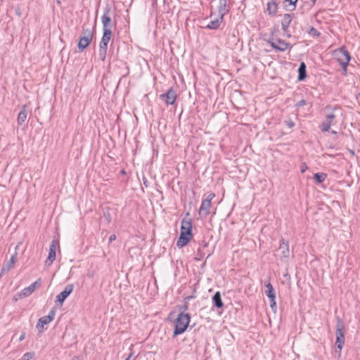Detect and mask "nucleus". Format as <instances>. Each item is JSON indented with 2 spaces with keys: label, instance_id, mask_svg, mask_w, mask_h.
Masks as SVG:
<instances>
[{
  "label": "nucleus",
  "instance_id": "nucleus-1",
  "mask_svg": "<svg viewBox=\"0 0 360 360\" xmlns=\"http://www.w3.org/2000/svg\"><path fill=\"white\" fill-rule=\"evenodd\" d=\"M192 221L191 219H183L181 221L180 236L176 241V247L182 248L186 246L193 238Z\"/></svg>",
  "mask_w": 360,
  "mask_h": 360
},
{
  "label": "nucleus",
  "instance_id": "nucleus-2",
  "mask_svg": "<svg viewBox=\"0 0 360 360\" xmlns=\"http://www.w3.org/2000/svg\"><path fill=\"white\" fill-rule=\"evenodd\" d=\"M340 110V108L335 107L332 108L330 106H326L324 112L326 114V118L322 122L320 128L321 130L323 132L329 131L330 129V127L335 124V118L337 117V111Z\"/></svg>",
  "mask_w": 360,
  "mask_h": 360
},
{
  "label": "nucleus",
  "instance_id": "nucleus-3",
  "mask_svg": "<svg viewBox=\"0 0 360 360\" xmlns=\"http://www.w3.org/2000/svg\"><path fill=\"white\" fill-rule=\"evenodd\" d=\"M191 321V316L188 314L181 312L175 321V327L174 330V336L182 334L187 329Z\"/></svg>",
  "mask_w": 360,
  "mask_h": 360
},
{
  "label": "nucleus",
  "instance_id": "nucleus-4",
  "mask_svg": "<svg viewBox=\"0 0 360 360\" xmlns=\"http://www.w3.org/2000/svg\"><path fill=\"white\" fill-rule=\"evenodd\" d=\"M94 37V30L83 27L82 35L79 39L77 47L79 51L86 49L91 42Z\"/></svg>",
  "mask_w": 360,
  "mask_h": 360
},
{
  "label": "nucleus",
  "instance_id": "nucleus-5",
  "mask_svg": "<svg viewBox=\"0 0 360 360\" xmlns=\"http://www.w3.org/2000/svg\"><path fill=\"white\" fill-rule=\"evenodd\" d=\"M345 324L340 318L337 319L335 330V345L338 349H342L345 345Z\"/></svg>",
  "mask_w": 360,
  "mask_h": 360
},
{
  "label": "nucleus",
  "instance_id": "nucleus-6",
  "mask_svg": "<svg viewBox=\"0 0 360 360\" xmlns=\"http://www.w3.org/2000/svg\"><path fill=\"white\" fill-rule=\"evenodd\" d=\"M336 56L342 70L346 72L347 65L351 60L349 51L345 47H341L336 51Z\"/></svg>",
  "mask_w": 360,
  "mask_h": 360
},
{
  "label": "nucleus",
  "instance_id": "nucleus-7",
  "mask_svg": "<svg viewBox=\"0 0 360 360\" xmlns=\"http://www.w3.org/2000/svg\"><path fill=\"white\" fill-rule=\"evenodd\" d=\"M56 312V308L54 307L51 309L47 316H42L38 320L36 328H37L39 333L43 332L44 326L53 320Z\"/></svg>",
  "mask_w": 360,
  "mask_h": 360
},
{
  "label": "nucleus",
  "instance_id": "nucleus-8",
  "mask_svg": "<svg viewBox=\"0 0 360 360\" xmlns=\"http://www.w3.org/2000/svg\"><path fill=\"white\" fill-rule=\"evenodd\" d=\"M214 197H215L214 193H210L208 195V196L206 198V199H205L202 201V203H201L200 209H199L200 214H203L204 216L207 217L210 214L211 202Z\"/></svg>",
  "mask_w": 360,
  "mask_h": 360
},
{
  "label": "nucleus",
  "instance_id": "nucleus-9",
  "mask_svg": "<svg viewBox=\"0 0 360 360\" xmlns=\"http://www.w3.org/2000/svg\"><path fill=\"white\" fill-rule=\"evenodd\" d=\"M111 10L109 6H106L104 9V13L101 17V22L103 24V30H111L113 26L110 13Z\"/></svg>",
  "mask_w": 360,
  "mask_h": 360
},
{
  "label": "nucleus",
  "instance_id": "nucleus-10",
  "mask_svg": "<svg viewBox=\"0 0 360 360\" xmlns=\"http://www.w3.org/2000/svg\"><path fill=\"white\" fill-rule=\"evenodd\" d=\"M268 43L274 49L279 51H285V50L292 48L290 43L285 42L284 40L280 39H277L276 41H268Z\"/></svg>",
  "mask_w": 360,
  "mask_h": 360
},
{
  "label": "nucleus",
  "instance_id": "nucleus-11",
  "mask_svg": "<svg viewBox=\"0 0 360 360\" xmlns=\"http://www.w3.org/2000/svg\"><path fill=\"white\" fill-rule=\"evenodd\" d=\"M58 246L59 242L56 240H53L50 245L48 257L45 262L46 265H51L53 261L56 259V252Z\"/></svg>",
  "mask_w": 360,
  "mask_h": 360
},
{
  "label": "nucleus",
  "instance_id": "nucleus-12",
  "mask_svg": "<svg viewBox=\"0 0 360 360\" xmlns=\"http://www.w3.org/2000/svg\"><path fill=\"white\" fill-rule=\"evenodd\" d=\"M160 98L164 101L167 105H173L176 99V94L172 88H170L166 93L161 94Z\"/></svg>",
  "mask_w": 360,
  "mask_h": 360
},
{
  "label": "nucleus",
  "instance_id": "nucleus-13",
  "mask_svg": "<svg viewBox=\"0 0 360 360\" xmlns=\"http://www.w3.org/2000/svg\"><path fill=\"white\" fill-rule=\"evenodd\" d=\"M74 289L73 284H69L65 286V289L56 296V302H58L61 306L67 297L72 293Z\"/></svg>",
  "mask_w": 360,
  "mask_h": 360
},
{
  "label": "nucleus",
  "instance_id": "nucleus-14",
  "mask_svg": "<svg viewBox=\"0 0 360 360\" xmlns=\"http://www.w3.org/2000/svg\"><path fill=\"white\" fill-rule=\"evenodd\" d=\"M278 250L281 252L282 258L288 259L290 257V252L289 248V243L287 240L283 238L280 240Z\"/></svg>",
  "mask_w": 360,
  "mask_h": 360
},
{
  "label": "nucleus",
  "instance_id": "nucleus-15",
  "mask_svg": "<svg viewBox=\"0 0 360 360\" xmlns=\"http://www.w3.org/2000/svg\"><path fill=\"white\" fill-rule=\"evenodd\" d=\"M292 15L289 14V13H285L283 15V19L281 21L282 30L283 31L284 33H285L287 34L288 37L291 36V34H288V28L290 25V23L292 22Z\"/></svg>",
  "mask_w": 360,
  "mask_h": 360
},
{
  "label": "nucleus",
  "instance_id": "nucleus-16",
  "mask_svg": "<svg viewBox=\"0 0 360 360\" xmlns=\"http://www.w3.org/2000/svg\"><path fill=\"white\" fill-rule=\"evenodd\" d=\"M217 10L219 15L224 18V15L229 12V0H219Z\"/></svg>",
  "mask_w": 360,
  "mask_h": 360
},
{
  "label": "nucleus",
  "instance_id": "nucleus-17",
  "mask_svg": "<svg viewBox=\"0 0 360 360\" xmlns=\"http://www.w3.org/2000/svg\"><path fill=\"white\" fill-rule=\"evenodd\" d=\"M16 262V254L13 255L11 257V259L9 261L7 262L6 264L4 265V266L1 268V273H0V277L7 273L11 268L13 267L14 264Z\"/></svg>",
  "mask_w": 360,
  "mask_h": 360
},
{
  "label": "nucleus",
  "instance_id": "nucleus-18",
  "mask_svg": "<svg viewBox=\"0 0 360 360\" xmlns=\"http://www.w3.org/2000/svg\"><path fill=\"white\" fill-rule=\"evenodd\" d=\"M40 285V281L38 280L31 285H30L28 287L24 288L21 292L20 295L22 297H27L30 295L36 289L37 285Z\"/></svg>",
  "mask_w": 360,
  "mask_h": 360
},
{
  "label": "nucleus",
  "instance_id": "nucleus-19",
  "mask_svg": "<svg viewBox=\"0 0 360 360\" xmlns=\"http://www.w3.org/2000/svg\"><path fill=\"white\" fill-rule=\"evenodd\" d=\"M27 115H28L27 106L26 105H24L22 107V109L18 115L17 122H18V125H22L25 123V120H27Z\"/></svg>",
  "mask_w": 360,
  "mask_h": 360
},
{
  "label": "nucleus",
  "instance_id": "nucleus-20",
  "mask_svg": "<svg viewBox=\"0 0 360 360\" xmlns=\"http://www.w3.org/2000/svg\"><path fill=\"white\" fill-rule=\"evenodd\" d=\"M213 306L217 309H221L224 307V303L221 300V295L220 292H216L212 297Z\"/></svg>",
  "mask_w": 360,
  "mask_h": 360
},
{
  "label": "nucleus",
  "instance_id": "nucleus-21",
  "mask_svg": "<svg viewBox=\"0 0 360 360\" xmlns=\"http://www.w3.org/2000/svg\"><path fill=\"white\" fill-rule=\"evenodd\" d=\"M223 20L224 18H221V15H219L218 18L211 20L205 27L208 30H217L219 27Z\"/></svg>",
  "mask_w": 360,
  "mask_h": 360
},
{
  "label": "nucleus",
  "instance_id": "nucleus-22",
  "mask_svg": "<svg viewBox=\"0 0 360 360\" xmlns=\"http://www.w3.org/2000/svg\"><path fill=\"white\" fill-rule=\"evenodd\" d=\"M307 77V65L304 62H301L298 68V81H304Z\"/></svg>",
  "mask_w": 360,
  "mask_h": 360
},
{
  "label": "nucleus",
  "instance_id": "nucleus-23",
  "mask_svg": "<svg viewBox=\"0 0 360 360\" xmlns=\"http://www.w3.org/2000/svg\"><path fill=\"white\" fill-rule=\"evenodd\" d=\"M266 9L270 15H275L278 10V4L276 1L271 0L268 2Z\"/></svg>",
  "mask_w": 360,
  "mask_h": 360
},
{
  "label": "nucleus",
  "instance_id": "nucleus-24",
  "mask_svg": "<svg viewBox=\"0 0 360 360\" xmlns=\"http://www.w3.org/2000/svg\"><path fill=\"white\" fill-rule=\"evenodd\" d=\"M298 0H285L283 1V6L286 11H293L296 8V4Z\"/></svg>",
  "mask_w": 360,
  "mask_h": 360
},
{
  "label": "nucleus",
  "instance_id": "nucleus-25",
  "mask_svg": "<svg viewBox=\"0 0 360 360\" xmlns=\"http://www.w3.org/2000/svg\"><path fill=\"white\" fill-rule=\"evenodd\" d=\"M112 37V30H103V36L101 38V40L103 44H108L109 43L110 39Z\"/></svg>",
  "mask_w": 360,
  "mask_h": 360
},
{
  "label": "nucleus",
  "instance_id": "nucleus-26",
  "mask_svg": "<svg viewBox=\"0 0 360 360\" xmlns=\"http://www.w3.org/2000/svg\"><path fill=\"white\" fill-rule=\"evenodd\" d=\"M327 177V174L322 172H318L314 174L313 179L317 184L323 183Z\"/></svg>",
  "mask_w": 360,
  "mask_h": 360
},
{
  "label": "nucleus",
  "instance_id": "nucleus-27",
  "mask_svg": "<svg viewBox=\"0 0 360 360\" xmlns=\"http://www.w3.org/2000/svg\"><path fill=\"white\" fill-rule=\"evenodd\" d=\"M265 287L266 288V290H265V294L266 296L267 295H273V294L275 293L274 287L270 283H268L267 284H266Z\"/></svg>",
  "mask_w": 360,
  "mask_h": 360
},
{
  "label": "nucleus",
  "instance_id": "nucleus-28",
  "mask_svg": "<svg viewBox=\"0 0 360 360\" xmlns=\"http://www.w3.org/2000/svg\"><path fill=\"white\" fill-rule=\"evenodd\" d=\"M308 33L314 37H319L321 35V33L314 27H311Z\"/></svg>",
  "mask_w": 360,
  "mask_h": 360
},
{
  "label": "nucleus",
  "instance_id": "nucleus-29",
  "mask_svg": "<svg viewBox=\"0 0 360 360\" xmlns=\"http://www.w3.org/2000/svg\"><path fill=\"white\" fill-rule=\"evenodd\" d=\"M107 55V49H99L98 56L101 60L104 61Z\"/></svg>",
  "mask_w": 360,
  "mask_h": 360
},
{
  "label": "nucleus",
  "instance_id": "nucleus-30",
  "mask_svg": "<svg viewBox=\"0 0 360 360\" xmlns=\"http://www.w3.org/2000/svg\"><path fill=\"white\" fill-rule=\"evenodd\" d=\"M284 124L289 128L292 129L295 126V122L290 119H286L284 120Z\"/></svg>",
  "mask_w": 360,
  "mask_h": 360
},
{
  "label": "nucleus",
  "instance_id": "nucleus-31",
  "mask_svg": "<svg viewBox=\"0 0 360 360\" xmlns=\"http://www.w3.org/2000/svg\"><path fill=\"white\" fill-rule=\"evenodd\" d=\"M33 352H27L22 356V360H30L34 358Z\"/></svg>",
  "mask_w": 360,
  "mask_h": 360
},
{
  "label": "nucleus",
  "instance_id": "nucleus-32",
  "mask_svg": "<svg viewBox=\"0 0 360 360\" xmlns=\"http://www.w3.org/2000/svg\"><path fill=\"white\" fill-rule=\"evenodd\" d=\"M307 105V101L304 100V99H302L301 101H298L296 104H295V107L297 108H300V107H302L304 105Z\"/></svg>",
  "mask_w": 360,
  "mask_h": 360
},
{
  "label": "nucleus",
  "instance_id": "nucleus-33",
  "mask_svg": "<svg viewBox=\"0 0 360 360\" xmlns=\"http://www.w3.org/2000/svg\"><path fill=\"white\" fill-rule=\"evenodd\" d=\"M270 307L274 311H276V300H270Z\"/></svg>",
  "mask_w": 360,
  "mask_h": 360
},
{
  "label": "nucleus",
  "instance_id": "nucleus-34",
  "mask_svg": "<svg viewBox=\"0 0 360 360\" xmlns=\"http://www.w3.org/2000/svg\"><path fill=\"white\" fill-rule=\"evenodd\" d=\"M307 165L305 162H302L300 165V172L304 173L307 169Z\"/></svg>",
  "mask_w": 360,
  "mask_h": 360
},
{
  "label": "nucleus",
  "instance_id": "nucleus-35",
  "mask_svg": "<svg viewBox=\"0 0 360 360\" xmlns=\"http://www.w3.org/2000/svg\"><path fill=\"white\" fill-rule=\"evenodd\" d=\"M99 49H108V44H103L102 41L99 43Z\"/></svg>",
  "mask_w": 360,
  "mask_h": 360
},
{
  "label": "nucleus",
  "instance_id": "nucleus-36",
  "mask_svg": "<svg viewBox=\"0 0 360 360\" xmlns=\"http://www.w3.org/2000/svg\"><path fill=\"white\" fill-rule=\"evenodd\" d=\"M188 304L187 302H184V304L180 307V309L184 311L188 310Z\"/></svg>",
  "mask_w": 360,
  "mask_h": 360
},
{
  "label": "nucleus",
  "instance_id": "nucleus-37",
  "mask_svg": "<svg viewBox=\"0 0 360 360\" xmlns=\"http://www.w3.org/2000/svg\"><path fill=\"white\" fill-rule=\"evenodd\" d=\"M341 351H342V349H338L336 347V349L335 350V354L337 356L338 358L340 357V356H341Z\"/></svg>",
  "mask_w": 360,
  "mask_h": 360
},
{
  "label": "nucleus",
  "instance_id": "nucleus-38",
  "mask_svg": "<svg viewBox=\"0 0 360 360\" xmlns=\"http://www.w3.org/2000/svg\"><path fill=\"white\" fill-rule=\"evenodd\" d=\"M115 239H116V236L115 234H112L111 236H110V237L108 238L109 243H111L112 241L115 240Z\"/></svg>",
  "mask_w": 360,
  "mask_h": 360
},
{
  "label": "nucleus",
  "instance_id": "nucleus-39",
  "mask_svg": "<svg viewBox=\"0 0 360 360\" xmlns=\"http://www.w3.org/2000/svg\"><path fill=\"white\" fill-rule=\"evenodd\" d=\"M132 345L130 347V350H131V352L130 354H129V356H127V358L125 359V360H130V359L131 358V356H133L134 353L132 352Z\"/></svg>",
  "mask_w": 360,
  "mask_h": 360
},
{
  "label": "nucleus",
  "instance_id": "nucleus-40",
  "mask_svg": "<svg viewBox=\"0 0 360 360\" xmlns=\"http://www.w3.org/2000/svg\"><path fill=\"white\" fill-rule=\"evenodd\" d=\"M198 255H199L198 259H201L203 257V253L200 249L198 250Z\"/></svg>",
  "mask_w": 360,
  "mask_h": 360
},
{
  "label": "nucleus",
  "instance_id": "nucleus-41",
  "mask_svg": "<svg viewBox=\"0 0 360 360\" xmlns=\"http://www.w3.org/2000/svg\"><path fill=\"white\" fill-rule=\"evenodd\" d=\"M267 297L270 300H276V293H274L273 295H267Z\"/></svg>",
  "mask_w": 360,
  "mask_h": 360
},
{
  "label": "nucleus",
  "instance_id": "nucleus-42",
  "mask_svg": "<svg viewBox=\"0 0 360 360\" xmlns=\"http://www.w3.org/2000/svg\"><path fill=\"white\" fill-rule=\"evenodd\" d=\"M25 333H22V334L20 335V338H19V340H20V341H22V340H23L25 339Z\"/></svg>",
  "mask_w": 360,
  "mask_h": 360
},
{
  "label": "nucleus",
  "instance_id": "nucleus-43",
  "mask_svg": "<svg viewBox=\"0 0 360 360\" xmlns=\"http://www.w3.org/2000/svg\"><path fill=\"white\" fill-rule=\"evenodd\" d=\"M207 245H208V243H207V242H205V241H202V245L204 248L207 247Z\"/></svg>",
  "mask_w": 360,
  "mask_h": 360
},
{
  "label": "nucleus",
  "instance_id": "nucleus-44",
  "mask_svg": "<svg viewBox=\"0 0 360 360\" xmlns=\"http://www.w3.org/2000/svg\"><path fill=\"white\" fill-rule=\"evenodd\" d=\"M349 153L352 155H354V151L353 150H349Z\"/></svg>",
  "mask_w": 360,
  "mask_h": 360
},
{
  "label": "nucleus",
  "instance_id": "nucleus-45",
  "mask_svg": "<svg viewBox=\"0 0 360 360\" xmlns=\"http://www.w3.org/2000/svg\"><path fill=\"white\" fill-rule=\"evenodd\" d=\"M331 134H337V131H331Z\"/></svg>",
  "mask_w": 360,
  "mask_h": 360
},
{
  "label": "nucleus",
  "instance_id": "nucleus-46",
  "mask_svg": "<svg viewBox=\"0 0 360 360\" xmlns=\"http://www.w3.org/2000/svg\"><path fill=\"white\" fill-rule=\"evenodd\" d=\"M121 173H122V174H125V171H124V170H122V171H121Z\"/></svg>",
  "mask_w": 360,
  "mask_h": 360
},
{
  "label": "nucleus",
  "instance_id": "nucleus-47",
  "mask_svg": "<svg viewBox=\"0 0 360 360\" xmlns=\"http://www.w3.org/2000/svg\"><path fill=\"white\" fill-rule=\"evenodd\" d=\"M146 182H147V180H146V179H145V180H144V184L147 186V185H146Z\"/></svg>",
  "mask_w": 360,
  "mask_h": 360
},
{
  "label": "nucleus",
  "instance_id": "nucleus-48",
  "mask_svg": "<svg viewBox=\"0 0 360 360\" xmlns=\"http://www.w3.org/2000/svg\"><path fill=\"white\" fill-rule=\"evenodd\" d=\"M311 2L315 3L316 0H311Z\"/></svg>",
  "mask_w": 360,
  "mask_h": 360
}]
</instances>
